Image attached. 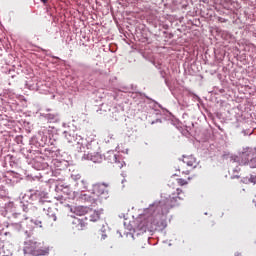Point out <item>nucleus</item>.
<instances>
[{
    "mask_svg": "<svg viewBox=\"0 0 256 256\" xmlns=\"http://www.w3.org/2000/svg\"><path fill=\"white\" fill-rule=\"evenodd\" d=\"M100 214L97 211H94L92 215L90 216V221H99Z\"/></svg>",
    "mask_w": 256,
    "mask_h": 256,
    "instance_id": "10",
    "label": "nucleus"
},
{
    "mask_svg": "<svg viewBox=\"0 0 256 256\" xmlns=\"http://www.w3.org/2000/svg\"><path fill=\"white\" fill-rule=\"evenodd\" d=\"M34 195H35L36 197H39L40 203H44V200H43V199H45V198L47 197V194H46L44 191H39V190H37V191L34 193Z\"/></svg>",
    "mask_w": 256,
    "mask_h": 256,
    "instance_id": "8",
    "label": "nucleus"
},
{
    "mask_svg": "<svg viewBox=\"0 0 256 256\" xmlns=\"http://www.w3.org/2000/svg\"><path fill=\"white\" fill-rule=\"evenodd\" d=\"M46 119H48V121H53V119H55V114H46Z\"/></svg>",
    "mask_w": 256,
    "mask_h": 256,
    "instance_id": "14",
    "label": "nucleus"
},
{
    "mask_svg": "<svg viewBox=\"0 0 256 256\" xmlns=\"http://www.w3.org/2000/svg\"><path fill=\"white\" fill-rule=\"evenodd\" d=\"M114 159H117V157L115 155H113Z\"/></svg>",
    "mask_w": 256,
    "mask_h": 256,
    "instance_id": "18",
    "label": "nucleus"
},
{
    "mask_svg": "<svg viewBox=\"0 0 256 256\" xmlns=\"http://www.w3.org/2000/svg\"><path fill=\"white\" fill-rule=\"evenodd\" d=\"M41 1H42V3L45 4V3H47V1H49V0H41Z\"/></svg>",
    "mask_w": 256,
    "mask_h": 256,
    "instance_id": "15",
    "label": "nucleus"
},
{
    "mask_svg": "<svg viewBox=\"0 0 256 256\" xmlns=\"http://www.w3.org/2000/svg\"><path fill=\"white\" fill-rule=\"evenodd\" d=\"M156 206V204H152L150 207H155Z\"/></svg>",
    "mask_w": 256,
    "mask_h": 256,
    "instance_id": "16",
    "label": "nucleus"
},
{
    "mask_svg": "<svg viewBox=\"0 0 256 256\" xmlns=\"http://www.w3.org/2000/svg\"><path fill=\"white\" fill-rule=\"evenodd\" d=\"M250 167H252L253 169L256 168V156L250 160Z\"/></svg>",
    "mask_w": 256,
    "mask_h": 256,
    "instance_id": "13",
    "label": "nucleus"
},
{
    "mask_svg": "<svg viewBox=\"0 0 256 256\" xmlns=\"http://www.w3.org/2000/svg\"><path fill=\"white\" fill-rule=\"evenodd\" d=\"M71 227L73 231H84L87 223L81 218L72 217Z\"/></svg>",
    "mask_w": 256,
    "mask_h": 256,
    "instance_id": "7",
    "label": "nucleus"
},
{
    "mask_svg": "<svg viewBox=\"0 0 256 256\" xmlns=\"http://www.w3.org/2000/svg\"><path fill=\"white\" fill-rule=\"evenodd\" d=\"M189 181H191V177H189V176L186 179L185 178H178L177 179V183L181 187H183V185H187V183H189Z\"/></svg>",
    "mask_w": 256,
    "mask_h": 256,
    "instance_id": "9",
    "label": "nucleus"
},
{
    "mask_svg": "<svg viewBox=\"0 0 256 256\" xmlns=\"http://www.w3.org/2000/svg\"><path fill=\"white\" fill-rule=\"evenodd\" d=\"M255 155V151L252 148L246 147L240 150L238 156H233L232 160L234 163H239V165H251V159Z\"/></svg>",
    "mask_w": 256,
    "mask_h": 256,
    "instance_id": "3",
    "label": "nucleus"
},
{
    "mask_svg": "<svg viewBox=\"0 0 256 256\" xmlns=\"http://www.w3.org/2000/svg\"><path fill=\"white\" fill-rule=\"evenodd\" d=\"M199 165V162H197V158L194 157L193 155H189V156H185L183 158V162L178 165V167L176 168V171H178V173H175L174 175L176 177H179V175H189V173H191V170L189 169H185V167H191L192 169L197 168V166Z\"/></svg>",
    "mask_w": 256,
    "mask_h": 256,
    "instance_id": "1",
    "label": "nucleus"
},
{
    "mask_svg": "<svg viewBox=\"0 0 256 256\" xmlns=\"http://www.w3.org/2000/svg\"><path fill=\"white\" fill-rule=\"evenodd\" d=\"M55 221H57V216L55 215V213L51 212V208L48 207V213L42 217V220H39V219L35 220L34 225L40 228L43 226L47 227L49 225H53Z\"/></svg>",
    "mask_w": 256,
    "mask_h": 256,
    "instance_id": "4",
    "label": "nucleus"
},
{
    "mask_svg": "<svg viewBox=\"0 0 256 256\" xmlns=\"http://www.w3.org/2000/svg\"><path fill=\"white\" fill-rule=\"evenodd\" d=\"M25 255L41 256L47 255V250L43 249V244L35 240H29L25 242L24 246Z\"/></svg>",
    "mask_w": 256,
    "mask_h": 256,
    "instance_id": "2",
    "label": "nucleus"
},
{
    "mask_svg": "<svg viewBox=\"0 0 256 256\" xmlns=\"http://www.w3.org/2000/svg\"><path fill=\"white\" fill-rule=\"evenodd\" d=\"M243 183H256V176H250L249 178H244Z\"/></svg>",
    "mask_w": 256,
    "mask_h": 256,
    "instance_id": "11",
    "label": "nucleus"
},
{
    "mask_svg": "<svg viewBox=\"0 0 256 256\" xmlns=\"http://www.w3.org/2000/svg\"><path fill=\"white\" fill-rule=\"evenodd\" d=\"M253 201H254V203H256V196H255V199Z\"/></svg>",
    "mask_w": 256,
    "mask_h": 256,
    "instance_id": "17",
    "label": "nucleus"
},
{
    "mask_svg": "<svg viewBox=\"0 0 256 256\" xmlns=\"http://www.w3.org/2000/svg\"><path fill=\"white\" fill-rule=\"evenodd\" d=\"M107 184H96L93 186V193L96 197H101V199H107L109 191H107Z\"/></svg>",
    "mask_w": 256,
    "mask_h": 256,
    "instance_id": "6",
    "label": "nucleus"
},
{
    "mask_svg": "<svg viewBox=\"0 0 256 256\" xmlns=\"http://www.w3.org/2000/svg\"><path fill=\"white\" fill-rule=\"evenodd\" d=\"M185 194L183 190L177 189L176 193H172L169 198L166 200V205L172 209V207H177L179 205V201H183Z\"/></svg>",
    "mask_w": 256,
    "mask_h": 256,
    "instance_id": "5",
    "label": "nucleus"
},
{
    "mask_svg": "<svg viewBox=\"0 0 256 256\" xmlns=\"http://www.w3.org/2000/svg\"><path fill=\"white\" fill-rule=\"evenodd\" d=\"M242 180L239 178V176L233 178L232 185H241Z\"/></svg>",
    "mask_w": 256,
    "mask_h": 256,
    "instance_id": "12",
    "label": "nucleus"
}]
</instances>
